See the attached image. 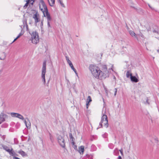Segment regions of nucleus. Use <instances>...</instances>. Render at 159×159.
Listing matches in <instances>:
<instances>
[{"label":"nucleus","instance_id":"nucleus-49","mask_svg":"<svg viewBox=\"0 0 159 159\" xmlns=\"http://www.w3.org/2000/svg\"><path fill=\"white\" fill-rule=\"evenodd\" d=\"M76 148V146H75V148Z\"/></svg>","mask_w":159,"mask_h":159},{"label":"nucleus","instance_id":"nucleus-7","mask_svg":"<svg viewBox=\"0 0 159 159\" xmlns=\"http://www.w3.org/2000/svg\"><path fill=\"white\" fill-rule=\"evenodd\" d=\"M32 17L34 20V22L35 24H37V23L39 21V15L37 12H36L33 15Z\"/></svg>","mask_w":159,"mask_h":159},{"label":"nucleus","instance_id":"nucleus-32","mask_svg":"<svg viewBox=\"0 0 159 159\" xmlns=\"http://www.w3.org/2000/svg\"><path fill=\"white\" fill-rule=\"evenodd\" d=\"M86 108H88V107L89 106V103L86 102Z\"/></svg>","mask_w":159,"mask_h":159},{"label":"nucleus","instance_id":"nucleus-28","mask_svg":"<svg viewBox=\"0 0 159 159\" xmlns=\"http://www.w3.org/2000/svg\"><path fill=\"white\" fill-rule=\"evenodd\" d=\"M24 33L21 32L19 34L17 37H18V38H19L20 36L22 35Z\"/></svg>","mask_w":159,"mask_h":159},{"label":"nucleus","instance_id":"nucleus-40","mask_svg":"<svg viewBox=\"0 0 159 159\" xmlns=\"http://www.w3.org/2000/svg\"><path fill=\"white\" fill-rule=\"evenodd\" d=\"M118 159H122L121 157L119 156L118 157Z\"/></svg>","mask_w":159,"mask_h":159},{"label":"nucleus","instance_id":"nucleus-47","mask_svg":"<svg viewBox=\"0 0 159 159\" xmlns=\"http://www.w3.org/2000/svg\"><path fill=\"white\" fill-rule=\"evenodd\" d=\"M76 148V146H75V148Z\"/></svg>","mask_w":159,"mask_h":159},{"label":"nucleus","instance_id":"nucleus-44","mask_svg":"<svg viewBox=\"0 0 159 159\" xmlns=\"http://www.w3.org/2000/svg\"><path fill=\"white\" fill-rule=\"evenodd\" d=\"M113 78H114V79H116V77H115V76H114Z\"/></svg>","mask_w":159,"mask_h":159},{"label":"nucleus","instance_id":"nucleus-45","mask_svg":"<svg viewBox=\"0 0 159 159\" xmlns=\"http://www.w3.org/2000/svg\"><path fill=\"white\" fill-rule=\"evenodd\" d=\"M148 6L151 8L152 9V7H150V6L149 5H148Z\"/></svg>","mask_w":159,"mask_h":159},{"label":"nucleus","instance_id":"nucleus-42","mask_svg":"<svg viewBox=\"0 0 159 159\" xmlns=\"http://www.w3.org/2000/svg\"><path fill=\"white\" fill-rule=\"evenodd\" d=\"M50 139H51L52 135L50 134Z\"/></svg>","mask_w":159,"mask_h":159},{"label":"nucleus","instance_id":"nucleus-26","mask_svg":"<svg viewBox=\"0 0 159 159\" xmlns=\"http://www.w3.org/2000/svg\"><path fill=\"white\" fill-rule=\"evenodd\" d=\"M25 23V27H26V30L27 31H28L29 30V29H28V26L26 23V22H23V24H24L25 23Z\"/></svg>","mask_w":159,"mask_h":159},{"label":"nucleus","instance_id":"nucleus-10","mask_svg":"<svg viewBox=\"0 0 159 159\" xmlns=\"http://www.w3.org/2000/svg\"><path fill=\"white\" fill-rule=\"evenodd\" d=\"M71 67V69L74 71V72H75V74L77 75V72L76 70V69L74 68L73 65L72 64V63L71 62V61L67 63Z\"/></svg>","mask_w":159,"mask_h":159},{"label":"nucleus","instance_id":"nucleus-36","mask_svg":"<svg viewBox=\"0 0 159 159\" xmlns=\"http://www.w3.org/2000/svg\"><path fill=\"white\" fill-rule=\"evenodd\" d=\"M35 127L37 129V131L39 132V130H38V128L37 125H35Z\"/></svg>","mask_w":159,"mask_h":159},{"label":"nucleus","instance_id":"nucleus-18","mask_svg":"<svg viewBox=\"0 0 159 159\" xmlns=\"http://www.w3.org/2000/svg\"><path fill=\"white\" fill-rule=\"evenodd\" d=\"M10 114L11 116L12 117L17 118L19 113L14 112H11V113Z\"/></svg>","mask_w":159,"mask_h":159},{"label":"nucleus","instance_id":"nucleus-11","mask_svg":"<svg viewBox=\"0 0 159 159\" xmlns=\"http://www.w3.org/2000/svg\"><path fill=\"white\" fill-rule=\"evenodd\" d=\"M84 151V147L83 146H81L80 147L78 148L79 152L80 154H83Z\"/></svg>","mask_w":159,"mask_h":159},{"label":"nucleus","instance_id":"nucleus-38","mask_svg":"<svg viewBox=\"0 0 159 159\" xmlns=\"http://www.w3.org/2000/svg\"><path fill=\"white\" fill-rule=\"evenodd\" d=\"M13 158L14 159H20L19 158L16 157H14Z\"/></svg>","mask_w":159,"mask_h":159},{"label":"nucleus","instance_id":"nucleus-6","mask_svg":"<svg viewBox=\"0 0 159 159\" xmlns=\"http://www.w3.org/2000/svg\"><path fill=\"white\" fill-rule=\"evenodd\" d=\"M58 141L60 145L62 148H65V146L64 139L63 137L59 135L57 138Z\"/></svg>","mask_w":159,"mask_h":159},{"label":"nucleus","instance_id":"nucleus-46","mask_svg":"<svg viewBox=\"0 0 159 159\" xmlns=\"http://www.w3.org/2000/svg\"><path fill=\"white\" fill-rule=\"evenodd\" d=\"M49 80H48V83H49Z\"/></svg>","mask_w":159,"mask_h":159},{"label":"nucleus","instance_id":"nucleus-5","mask_svg":"<svg viewBox=\"0 0 159 159\" xmlns=\"http://www.w3.org/2000/svg\"><path fill=\"white\" fill-rule=\"evenodd\" d=\"M46 62L45 61L43 62V67L42 69L41 78L42 81L43 82L44 84L46 83L45 79V75L46 72Z\"/></svg>","mask_w":159,"mask_h":159},{"label":"nucleus","instance_id":"nucleus-33","mask_svg":"<svg viewBox=\"0 0 159 159\" xmlns=\"http://www.w3.org/2000/svg\"><path fill=\"white\" fill-rule=\"evenodd\" d=\"M43 21H42L41 22V29H42L43 28Z\"/></svg>","mask_w":159,"mask_h":159},{"label":"nucleus","instance_id":"nucleus-21","mask_svg":"<svg viewBox=\"0 0 159 159\" xmlns=\"http://www.w3.org/2000/svg\"><path fill=\"white\" fill-rule=\"evenodd\" d=\"M131 73L129 71H127L126 73V76L127 78H130L132 76Z\"/></svg>","mask_w":159,"mask_h":159},{"label":"nucleus","instance_id":"nucleus-13","mask_svg":"<svg viewBox=\"0 0 159 159\" xmlns=\"http://www.w3.org/2000/svg\"><path fill=\"white\" fill-rule=\"evenodd\" d=\"M130 79L132 81L135 83H137L139 81L138 79L135 76H131Z\"/></svg>","mask_w":159,"mask_h":159},{"label":"nucleus","instance_id":"nucleus-43","mask_svg":"<svg viewBox=\"0 0 159 159\" xmlns=\"http://www.w3.org/2000/svg\"><path fill=\"white\" fill-rule=\"evenodd\" d=\"M58 2L60 3L61 2H62L61 0H58Z\"/></svg>","mask_w":159,"mask_h":159},{"label":"nucleus","instance_id":"nucleus-22","mask_svg":"<svg viewBox=\"0 0 159 159\" xmlns=\"http://www.w3.org/2000/svg\"><path fill=\"white\" fill-rule=\"evenodd\" d=\"M92 99L90 96H88L86 102L89 103L92 101Z\"/></svg>","mask_w":159,"mask_h":159},{"label":"nucleus","instance_id":"nucleus-15","mask_svg":"<svg viewBox=\"0 0 159 159\" xmlns=\"http://www.w3.org/2000/svg\"><path fill=\"white\" fill-rule=\"evenodd\" d=\"M8 152L10 155L12 156H13L15 154V152L13 151V150L12 148H11V149H10Z\"/></svg>","mask_w":159,"mask_h":159},{"label":"nucleus","instance_id":"nucleus-2","mask_svg":"<svg viewBox=\"0 0 159 159\" xmlns=\"http://www.w3.org/2000/svg\"><path fill=\"white\" fill-rule=\"evenodd\" d=\"M39 8L40 10L42 12L43 16L50 14L46 5L43 0H40L39 3Z\"/></svg>","mask_w":159,"mask_h":159},{"label":"nucleus","instance_id":"nucleus-3","mask_svg":"<svg viewBox=\"0 0 159 159\" xmlns=\"http://www.w3.org/2000/svg\"><path fill=\"white\" fill-rule=\"evenodd\" d=\"M31 35V40L32 43L36 44L39 42V36L38 33L35 31L30 33Z\"/></svg>","mask_w":159,"mask_h":159},{"label":"nucleus","instance_id":"nucleus-8","mask_svg":"<svg viewBox=\"0 0 159 159\" xmlns=\"http://www.w3.org/2000/svg\"><path fill=\"white\" fill-rule=\"evenodd\" d=\"M46 15L45 16H44V17H46L47 18V24H48V26L49 28H51V26L50 24V21L51 20L52 18L51 17L50 14L49 15Z\"/></svg>","mask_w":159,"mask_h":159},{"label":"nucleus","instance_id":"nucleus-12","mask_svg":"<svg viewBox=\"0 0 159 159\" xmlns=\"http://www.w3.org/2000/svg\"><path fill=\"white\" fill-rule=\"evenodd\" d=\"M34 0H28L27 1V2L25 4L24 6V7L25 8H26L28 5L29 3H30L32 5L33 4V3L34 2Z\"/></svg>","mask_w":159,"mask_h":159},{"label":"nucleus","instance_id":"nucleus-31","mask_svg":"<svg viewBox=\"0 0 159 159\" xmlns=\"http://www.w3.org/2000/svg\"><path fill=\"white\" fill-rule=\"evenodd\" d=\"M60 4L61 6L62 7H65V6L64 4L62 2H61Z\"/></svg>","mask_w":159,"mask_h":159},{"label":"nucleus","instance_id":"nucleus-17","mask_svg":"<svg viewBox=\"0 0 159 159\" xmlns=\"http://www.w3.org/2000/svg\"><path fill=\"white\" fill-rule=\"evenodd\" d=\"M18 152L23 157H25L27 156L26 153L25 152L21 150L19 151Z\"/></svg>","mask_w":159,"mask_h":159},{"label":"nucleus","instance_id":"nucleus-1","mask_svg":"<svg viewBox=\"0 0 159 159\" xmlns=\"http://www.w3.org/2000/svg\"><path fill=\"white\" fill-rule=\"evenodd\" d=\"M89 69L93 77L96 79L104 80L109 76L110 69H108L106 65H103L102 69L100 70L96 65L91 64L89 66Z\"/></svg>","mask_w":159,"mask_h":159},{"label":"nucleus","instance_id":"nucleus-9","mask_svg":"<svg viewBox=\"0 0 159 159\" xmlns=\"http://www.w3.org/2000/svg\"><path fill=\"white\" fill-rule=\"evenodd\" d=\"M7 116L3 113L0 114V124L5 120V119L7 117Z\"/></svg>","mask_w":159,"mask_h":159},{"label":"nucleus","instance_id":"nucleus-37","mask_svg":"<svg viewBox=\"0 0 159 159\" xmlns=\"http://www.w3.org/2000/svg\"><path fill=\"white\" fill-rule=\"evenodd\" d=\"M119 151L120 152L121 155H122L123 154V151H122V149H121V150H120Z\"/></svg>","mask_w":159,"mask_h":159},{"label":"nucleus","instance_id":"nucleus-23","mask_svg":"<svg viewBox=\"0 0 159 159\" xmlns=\"http://www.w3.org/2000/svg\"><path fill=\"white\" fill-rule=\"evenodd\" d=\"M18 117H17V118H18L19 119L22 120H24V117H23V116L22 115H21L20 114H19V115H18Z\"/></svg>","mask_w":159,"mask_h":159},{"label":"nucleus","instance_id":"nucleus-25","mask_svg":"<svg viewBox=\"0 0 159 159\" xmlns=\"http://www.w3.org/2000/svg\"><path fill=\"white\" fill-rule=\"evenodd\" d=\"M138 35L139 36L141 37L142 38H144V36L143 35L140 31V33L139 34H138Z\"/></svg>","mask_w":159,"mask_h":159},{"label":"nucleus","instance_id":"nucleus-27","mask_svg":"<svg viewBox=\"0 0 159 159\" xmlns=\"http://www.w3.org/2000/svg\"><path fill=\"white\" fill-rule=\"evenodd\" d=\"M66 59L67 62V63L69 62L70 61L68 57L67 56L66 57Z\"/></svg>","mask_w":159,"mask_h":159},{"label":"nucleus","instance_id":"nucleus-35","mask_svg":"<svg viewBox=\"0 0 159 159\" xmlns=\"http://www.w3.org/2000/svg\"><path fill=\"white\" fill-rule=\"evenodd\" d=\"M18 38H19L18 37H17L14 39L13 41L12 42V43H13L14 42H15V41H16Z\"/></svg>","mask_w":159,"mask_h":159},{"label":"nucleus","instance_id":"nucleus-19","mask_svg":"<svg viewBox=\"0 0 159 159\" xmlns=\"http://www.w3.org/2000/svg\"><path fill=\"white\" fill-rule=\"evenodd\" d=\"M2 147L4 150H5L7 152H8V151L10 149L8 148L7 146L4 145H2Z\"/></svg>","mask_w":159,"mask_h":159},{"label":"nucleus","instance_id":"nucleus-29","mask_svg":"<svg viewBox=\"0 0 159 159\" xmlns=\"http://www.w3.org/2000/svg\"><path fill=\"white\" fill-rule=\"evenodd\" d=\"M117 91V89L115 88L114 89V91H115L114 96H115L116 94Z\"/></svg>","mask_w":159,"mask_h":159},{"label":"nucleus","instance_id":"nucleus-14","mask_svg":"<svg viewBox=\"0 0 159 159\" xmlns=\"http://www.w3.org/2000/svg\"><path fill=\"white\" fill-rule=\"evenodd\" d=\"M6 57V55L4 52L1 53L0 55V59L1 60H4L5 59Z\"/></svg>","mask_w":159,"mask_h":159},{"label":"nucleus","instance_id":"nucleus-48","mask_svg":"<svg viewBox=\"0 0 159 159\" xmlns=\"http://www.w3.org/2000/svg\"><path fill=\"white\" fill-rule=\"evenodd\" d=\"M76 148V146H75V148Z\"/></svg>","mask_w":159,"mask_h":159},{"label":"nucleus","instance_id":"nucleus-34","mask_svg":"<svg viewBox=\"0 0 159 159\" xmlns=\"http://www.w3.org/2000/svg\"><path fill=\"white\" fill-rule=\"evenodd\" d=\"M69 135H70V139H73V136H72V134H70Z\"/></svg>","mask_w":159,"mask_h":159},{"label":"nucleus","instance_id":"nucleus-20","mask_svg":"<svg viewBox=\"0 0 159 159\" xmlns=\"http://www.w3.org/2000/svg\"><path fill=\"white\" fill-rule=\"evenodd\" d=\"M48 2L49 3V5L51 6L52 7L53 6L54 4L55 3V0H50V1H48Z\"/></svg>","mask_w":159,"mask_h":159},{"label":"nucleus","instance_id":"nucleus-24","mask_svg":"<svg viewBox=\"0 0 159 159\" xmlns=\"http://www.w3.org/2000/svg\"><path fill=\"white\" fill-rule=\"evenodd\" d=\"M31 124L30 121H29V123L27 124V125H26V127L28 129H30V128Z\"/></svg>","mask_w":159,"mask_h":159},{"label":"nucleus","instance_id":"nucleus-39","mask_svg":"<svg viewBox=\"0 0 159 159\" xmlns=\"http://www.w3.org/2000/svg\"><path fill=\"white\" fill-rule=\"evenodd\" d=\"M24 123H25V125H27V122H26V121L25 120H24Z\"/></svg>","mask_w":159,"mask_h":159},{"label":"nucleus","instance_id":"nucleus-30","mask_svg":"<svg viewBox=\"0 0 159 159\" xmlns=\"http://www.w3.org/2000/svg\"><path fill=\"white\" fill-rule=\"evenodd\" d=\"M153 32L154 33H156L157 34H159V31H158V30H154L153 31Z\"/></svg>","mask_w":159,"mask_h":159},{"label":"nucleus","instance_id":"nucleus-41","mask_svg":"<svg viewBox=\"0 0 159 159\" xmlns=\"http://www.w3.org/2000/svg\"><path fill=\"white\" fill-rule=\"evenodd\" d=\"M2 71V69H0V73H1Z\"/></svg>","mask_w":159,"mask_h":159},{"label":"nucleus","instance_id":"nucleus-16","mask_svg":"<svg viewBox=\"0 0 159 159\" xmlns=\"http://www.w3.org/2000/svg\"><path fill=\"white\" fill-rule=\"evenodd\" d=\"M129 33L132 36H134L137 39H138L137 35L132 30H130L129 31Z\"/></svg>","mask_w":159,"mask_h":159},{"label":"nucleus","instance_id":"nucleus-4","mask_svg":"<svg viewBox=\"0 0 159 159\" xmlns=\"http://www.w3.org/2000/svg\"><path fill=\"white\" fill-rule=\"evenodd\" d=\"M102 123L107 128L108 127V120L107 116L106 115L103 114L102 117L101 121L99 124V128L102 127Z\"/></svg>","mask_w":159,"mask_h":159}]
</instances>
